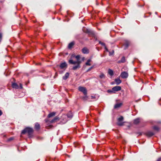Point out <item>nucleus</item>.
<instances>
[{
  "label": "nucleus",
  "mask_w": 161,
  "mask_h": 161,
  "mask_svg": "<svg viewBox=\"0 0 161 161\" xmlns=\"http://www.w3.org/2000/svg\"><path fill=\"white\" fill-rule=\"evenodd\" d=\"M72 57H75L76 58V61H74L72 59H70L69 60V64H75L76 65L74 66L72 68V69L74 70H75L77 69H79L80 67V64L81 63V61L80 60V55H77V56H75L72 55Z\"/></svg>",
  "instance_id": "1"
},
{
  "label": "nucleus",
  "mask_w": 161,
  "mask_h": 161,
  "mask_svg": "<svg viewBox=\"0 0 161 161\" xmlns=\"http://www.w3.org/2000/svg\"><path fill=\"white\" fill-rule=\"evenodd\" d=\"M33 130L32 128L27 127L23 130L21 132L22 134H25L26 133H27L29 135H31L33 132Z\"/></svg>",
  "instance_id": "2"
},
{
  "label": "nucleus",
  "mask_w": 161,
  "mask_h": 161,
  "mask_svg": "<svg viewBox=\"0 0 161 161\" xmlns=\"http://www.w3.org/2000/svg\"><path fill=\"white\" fill-rule=\"evenodd\" d=\"M78 90L80 92H82L84 95L87 94V90L85 87L81 86H79L78 87Z\"/></svg>",
  "instance_id": "3"
},
{
  "label": "nucleus",
  "mask_w": 161,
  "mask_h": 161,
  "mask_svg": "<svg viewBox=\"0 0 161 161\" xmlns=\"http://www.w3.org/2000/svg\"><path fill=\"white\" fill-rule=\"evenodd\" d=\"M120 76L123 79H125L128 77V74L126 72H123L121 73Z\"/></svg>",
  "instance_id": "4"
},
{
  "label": "nucleus",
  "mask_w": 161,
  "mask_h": 161,
  "mask_svg": "<svg viewBox=\"0 0 161 161\" xmlns=\"http://www.w3.org/2000/svg\"><path fill=\"white\" fill-rule=\"evenodd\" d=\"M121 89V88L120 86H116L113 88V91H114V93H115L116 92L120 91Z\"/></svg>",
  "instance_id": "5"
},
{
  "label": "nucleus",
  "mask_w": 161,
  "mask_h": 161,
  "mask_svg": "<svg viewBox=\"0 0 161 161\" xmlns=\"http://www.w3.org/2000/svg\"><path fill=\"white\" fill-rule=\"evenodd\" d=\"M146 135L149 137H151L154 135V133L152 131H148L146 133Z\"/></svg>",
  "instance_id": "6"
},
{
  "label": "nucleus",
  "mask_w": 161,
  "mask_h": 161,
  "mask_svg": "<svg viewBox=\"0 0 161 161\" xmlns=\"http://www.w3.org/2000/svg\"><path fill=\"white\" fill-rule=\"evenodd\" d=\"M67 64L65 62L61 63L60 65V67L61 69H63L64 68H66Z\"/></svg>",
  "instance_id": "7"
},
{
  "label": "nucleus",
  "mask_w": 161,
  "mask_h": 161,
  "mask_svg": "<svg viewBox=\"0 0 161 161\" xmlns=\"http://www.w3.org/2000/svg\"><path fill=\"white\" fill-rule=\"evenodd\" d=\"M122 105V103H117L116 104L114 107V108L115 109L117 108L120 107Z\"/></svg>",
  "instance_id": "8"
},
{
  "label": "nucleus",
  "mask_w": 161,
  "mask_h": 161,
  "mask_svg": "<svg viewBox=\"0 0 161 161\" xmlns=\"http://www.w3.org/2000/svg\"><path fill=\"white\" fill-rule=\"evenodd\" d=\"M115 82L117 85H118L121 83V81L119 78H117L115 79Z\"/></svg>",
  "instance_id": "9"
},
{
  "label": "nucleus",
  "mask_w": 161,
  "mask_h": 161,
  "mask_svg": "<svg viewBox=\"0 0 161 161\" xmlns=\"http://www.w3.org/2000/svg\"><path fill=\"white\" fill-rule=\"evenodd\" d=\"M82 52L83 53H88V50L86 48H84L82 50Z\"/></svg>",
  "instance_id": "10"
},
{
  "label": "nucleus",
  "mask_w": 161,
  "mask_h": 161,
  "mask_svg": "<svg viewBox=\"0 0 161 161\" xmlns=\"http://www.w3.org/2000/svg\"><path fill=\"white\" fill-rule=\"evenodd\" d=\"M125 58L124 57H123L120 60L118 61V63H121L125 62Z\"/></svg>",
  "instance_id": "11"
},
{
  "label": "nucleus",
  "mask_w": 161,
  "mask_h": 161,
  "mask_svg": "<svg viewBox=\"0 0 161 161\" xmlns=\"http://www.w3.org/2000/svg\"><path fill=\"white\" fill-rule=\"evenodd\" d=\"M35 129L37 130H38L40 128V125L37 123H36L35 124Z\"/></svg>",
  "instance_id": "12"
},
{
  "label": "nucleus",
  "mask_w": 161,
  "mask_h": 161,
  "mask_svg": "<svg viewBox=\"0 0 161 161\" xmlns=\"http://www.w3.org/2000/svg\"><path fill=\"white\" fill-rule=\"evenodd\" d=\"M12 86L14 88L18 89L19 88L18 85L16 83H12Z\"/></svg>",
  "instance_id": "13"
},
{
  "label": "nucleus",
  "mask_w": 161,
  "mask_h": 161,
  "mask_svg": "<svg viewBox=\"0 0 161 161\" xmlns=\"http://www.w3.org/2000/svg\"><path fill=\"white\" fill-rule=\"evenodd\" d=\"M67 117L68 118H69L70 119L73 116V115L72 113L71 112H69L67 115Z\"/></svg>",
  "instance_id": "14"
},
{
  "label": "nucleus",
  "mask_w": 161,
  "mask_h": 161,
  "mask_svg": "<svg viewBox=\"0 0 161 161\" xmlns=\"http://www.w3.org/2000/svg\"><path fill=\"white\" fill-rule=\"evenodd\" d=\"M140 121V119L139 118H137L134 120V123L135 124H137Z\"/></svg>",
  "instance_id": "15"
},
{
  "label": "nucleus",
  "mask_w": 161,
  "mask_h": 161,
  "mask_svg": "<svg viewBox=\"0 0 161 161\" xmlns=\"http://www.w3.org/2000/svg\"><path fill=\"white\" fill-rule=\"evenodd\" d=\"M69 73H66L65 75L63 77V79L64 80H66L69 76Z\"/></svg>",
  "instance_id": "16"
},
{
  "label": "nucleus",
  "mask_w": 161,
  "mask_h": 161,
  "mask_svg": "<svg viewBox=\"0 0 161 161\" xmlns=\"http://www.w3.org/2000/svg\"><path fill=\"white\" fill-rule=\"evenodd\" d=\"M153 129L157 132H158L159 130V128L157 126H154L153 127Z\"/></svg>",
  "instance_id": "17"
},
{
  "label": "nucleus",
  "mask_w": 161,
  "mask_h": 161,
  "mask_svg": "<svg viewBox=\"0 0 161 161\" xmlns=\"http://www.w3.org/2000/svg\"><path fill=\"white\" fill-rule=\"evenodd\" d=\"M55 114V113L54 112H53L49 114L48 115L47 117L48 118H50L51 117H52L54 116Z\"/></svg>",
  "instance_id": "18"
},
{
  "label": "nucleus",
  "mask_w": 161,
  "mask_h": 161,
  "mask_svg": "<svg viewBox=\"0 0 161 161\" xmlns=\"http://www.w3.org/2000/svg\"><path fill=\"white\" fill-rule=\"evenodd\" d=\"M74 45V43L73 42H72L69 43L68 45V47L69 49L71 48L73 45Z\"/></svg>",
  "instance_id": "19"
},
{
  "label": "nucleus",
  "mask_w": 161,
  "mask_h": 161,
  "mask_svg": "<svg viewBox=\"0 0 161 161\" xmlns=\"http://www.w3.org/2000/svg\"><path fill=\"white\" fill-rule=\"evenodd\" d=\"M82 99L84 101H86L88 100V97L87 96V94L84 95V96L82 97Z\"/></svg>",
  "instance_id": "20"
},
{
  "label": "nucleus",
  "mask_w": 161,
  "mask_h": 161,
  "mask_svg": "<svg viewBox=\"0 0 161 161\" xmlns=\"http://www.w3.org/2000/svg\"><path fill=\"white\" fill-rule=\"evenodd\" d=\"M108 73L111 76H112L113 75V71L111 69H109L108 70Z\"/></svg>",
  "instance_id": "21"
},
{
  "label": "nucleus",
  "mask_w": 161,
  "mask_h": 161,
  "mask_svg": "<svg viewBox=\"0 0 161 161\" xmlns=\"http://www.w3.org/2000/svg\"><path fill=\"white\" fill-rule=\"evenodd\" d=\"M129 43L128 41H126L125 44V49H126L129 46Z\"/></svg>",
  "instance_id": "22"
},
{
  "label": "nucleus",
  "mask_w": 161,
  "mask_h": 161,
  "mask_svg": "<svg viewBox=\"0 0 161 161\" xmlns=\"http://www.w3.org/2000/svg\"><path fill=\"white\" fill-rule=\"evenodd\" d=\"M91 61V59H88L86 63V65L90 66L91 65V64L90 62Z\"/></svg>",
  "instance_id": "23"
},
{
  "label": "nucleus",
  "mask_w": 161,
  "mask_h": 161,
  "mask_svg": "<svg viewBox=\"0 0 161 161\" xmlns=\"http://www.w3.org/2000/svg\"><path fill=\"white\" fill-rule=\"evenodd\" d=\"M124 122H122V121H118L117 124L119 126H122L123 125Z\"/></svg>",
  "instance_id": "24"
},
{
  "label": "nucleus",
  "mask_w": 161,
  "mask_h": 161,
  "mask_svg": "<svg viewBox=\"0 0 161 161\" xmlns=\"http://www.w3.org/2000/svg\"><path fill=\"white\" fill-rule=\"evenodd\" d=\"M58 119V118L57 117H55L53 119L51 120L50 121L51 123L54 122L55 121Z\"/></svg>",
  "instance_id": "25"
},
{
  "label": "nucleus",
  "mask_w": 161,
  "mask_h": 161,
  "mask_svg": "<svg viewBox=\"0 0 161 161\" xmlns=\"http://www.w3.org/2000/svg\"><path fill=\"white\" fill-rule=\"evenodd\" d=\"M99 77L100 79H104L105 78V76L104 75L103 73H101V75H99Z\"/></svg>",
  "instance_id": "26"
},
{
  "label": "nucleus",
  "mask_w": 161,
  "mask_h": 161,
  "mask_svg": "<svg viewBox=\"0 0 161 161\" xmlns=\"http://www.w3.org/2000/svg\"><path fill=\"white\" fill-rule=\"evenodd\" d=\"M124 118L123 116H121L119 118H118V121H122L123 120Z\"/></svg>",
  "instance_id": "27"
},
{
  "label": "nucleus",
  "mask_w": 161,
  "mask_h": 161,
  "mask_svg": "<svg viewBox=\"0 0 161 161\" xmlns=\"http://www.w3.org/2000/svg\"><path fill=\"white\" fill-rule=\"evenodd\" d=\"M109 52V55H112L114 53V50H112V52Z\"/></svg>",
  "instance_id": "28"
},
{
  "label": "nucleus",
  "mask_w": 161,
  "mask_h": 161,
  "mask_svg": "<svg viewBox=\"0 0 161 161\" xmlns=\"http://www.w3.org/2000/svg\"><path fill=\"white\" fill-rule=\"evenodd\" d=\"M107 92L108 93H114V91H113V88L112 90H107Z\"/></svg>",
  "instance_id": "29"
},
{
  "label": "nucleus",
  "mask_w": 161,
  "mask_h": 161,
  "mask_svg": "<svg viewBox=\"0 0 161 161\" xmlns=\"http://www.w3.org/2000/svg\"><path fill=\"white\" fill-rule=\"evenodd\" d=\"M94 66H92V67H90L89 69H88V70L86 71V72H89V71H90V70H91L93 68Z\"/></svg>",
  "instance_id": "30"
},
{
  "label": "nucleus",
  "mask_w": 161,
  "mask_h": 161,
  "mask_svg": "<svg viewBox=\"0 0 161 161\" xmlns=\"http://www.w3.org/2000/svg\"><path fill=\"white\" fill-rule=\"evenodd\" d=\"M99 43L101 44V45H102L103 46H105V44L103 42H101V41L99 42Z\"/></svg>",
  "instance_id": "31"
},
{
  "label": "nucleus",
  "mask_w": 161,
  "mask_h": 161,
  "mask_svg": "<svg viewBox=\"0 0 161 161\" xmlns=\"http://www.w3.org/2000/svg\"><path fill=\"white\" fill-rule=\"evenodd\" d=\"M91 97L92 99H95L96 100H97L96 99V97L95 96H91Z\"/></svg>",
  "instance_id": "32"
},
{
  "label": "nucleus",
  "mask_w": 161,
  "mask_h": 161,
  "mask_svg": "<svg viewBox=\"0 0 161 161\" xmlns=\"http://www.w3.org/2000/svg\"><path fill=\"white\" fill-rule=\"evenodd\" d=\"M104 47H105V50L107 52H109L108 50V49L107 48V47H106V46H104Z\"/></svg>",
  "instance_id": "33"
},
{
  "label": "nucleus",
  "mask_w": 161,
  "mask_h": 161,
  "mask_svg": "<svg viewBox=\"0 0 161 161\" xmlns=\"http://www.w3.org/2000/svg\"><path fill=\"white\" fill-rule=\"evenodd\" d=\"M161 161V158H158L156 161Z\"/></svg>",
  "instance_id": "34"
},
{
  "label": "nucleus",
  "mask_w": 161,
  "mask_h": 161,
  "mask_svg": "<svg viewBox=\"0 0 161 161\" xmlns=\"http://www.w3.org/2000/svg\"><path fill=\"white\" fill-rule=\"evenodd\" d=\"M20 87L21 89H22L23 88L22 85L21 84H20Z\"/></svg>",
  "instance_id": "35"
},
{
  "label": "nucleus",
  "mask_w": 161,
  "mask_h": 161,
  "mask_svg": "<svg viewBox=\"0 0 161 161\" xmlns=\"http://www.w3.org/2000/svg\"><path fill=\"white\" fill-rule=\"evenodd\" d=\"M3 114V113L1 110H0V116H1Z\"/></svg>",
  "instance_id": "36"
},
{
  "label": "nucleus",
  "mask_w": 161,
  "mask_h": 161,
  "mask_svg": "<svg viewBox=\"0 0 161 161\" xmlns=\"http://www.w3.org/2000/svg\"><path fill=\"white\" fill-rule=\"evenodd\" d=\"M13 139L12 138H10L8 139V141H10L12 140Z\"/></svg>",
  "instance_id": "37"
},
{
  "label": "nucleus",
  "mask_w": 161,
  "mask_h": 161,
  "mask_svg": "<svg viewBox=\"0 0 161 161\" xmlns=\"http://www.w3.org/2000/svg\"><path fill=\"white\" fill-rule=\"evenodd\" d=\"M45 120L46 122V123L47 122H48V120L47 119H45Z\"/></svg>",
  "instance_id": "38"
},
{
  "label": "nucleus",
  "mask_w": 161,
  "mask_h": 161,
  "mask_svg": "<svg viewBox=\"0 0 161 161\" xmlns=\"http://www.w3.org/2000/svg\"><path fill=\"white\" fill-rule=\"evenodd\" d=\"M141 135V133H139V135Z\"/></svg>",
  "instance_id": "39"
},
{
  "label": "nucleus",
  "mask_w": 161,
  "mask_h": 161,
  "mask_svg": "<svg viewBox=\"0 0 161 161\" xmlns=\"http://www.w3.org/2000/svg\"><path fill=\"white\" fill-rule=\"evenodd\" d=\"M111 84H114V83H113V82H112V83Z\"/></svg>",
  "instance_id": "40"
}]
</instances>
